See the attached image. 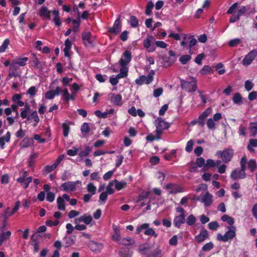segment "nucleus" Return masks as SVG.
I'll return each instance as SVG.
<instances>
[{"mask_svg": "<svg viewBox=\"0 0 257 257\" xmlns=\"http://www.w3.org/2000/svg\"><path fill=\"white\" fill-rule=\"evenodd\" d=\"M91 37V34L89 32H85L82 35V39L85 44L90 42Z\"/></svg>", "mask_w": 257, "mask_h": 257, "instance_id": "obj_38", "label": "nucleus"}, {"mask_svg": "<svg viewBox=\"0 0 257 257\" xmlns=\"http://www.w3.org/2000/svg\"><path fill=\"white\" fill-rule=\"evenodd\" d=\"M247 160L245 156L242 157L240 160V170L235 169L230 175L232 179L235 180L237 179H243L245 177V170L246 168Z\"/></svg>", "mask_w": 257, "mask_h": 257, "instance_id": "obj_1", "label": "nucleus"}, {"mask_svg": "<svg viewBox=\"0 0 257 257\" xmlns=\"http://www.w3.org/2000/svg\"><path fill=\"white\" fill-rule=\"evenodd\" d=\"M10 44V41L8 39H6L2 45L0 46V53L4 52L7 49Z\"/></svg>", "mask_w": 257, "mask_h": 257, "instance_id": "obj_42", "label": "nucleus"}, {"mask_svg": "<svg viewBox=\"0 0 257 257\" xmlns=\"http://www.w3.org/2000/svg\"><path fill=\"white\" fill-rule=\"evenodd\" d=\"M191 59V56L189 55H182L179 59V61L182 64H186Z\"/></svg>", "mask_w": 257, "mask_h": 257, "instance_id": "obj_41", "label": "nucleus"}, {"mask_svg": "<svg viewBox=\"0 0 257 257\" xmlns=\"http://www.w3.org/2000/svg\"><path fill=\"white\" fill-rule=\"evenodd\" d=\"M61 91V88L57 86L55 90H50L46 92L45 94V98L48 99H52L55 96L58 95Z\"/></svg>", "mask_w": 257, "mask_h": 257, "instance_id": "obj_15", "label": "nucleus"}, {"mask_svg": "<svg viewBox=\"0 0 257 257\" xmlns=\"http://www.w3.org/2000/svg\"><path fill=\"white\" fill-rule=\"evenodd\" d=\"M206 124L209 128H213L216 126L215 121L212 118H210L207 120Z\"/></svg>", "mask_w": 257, "mask_h": 257, "instance_id": "obj_49", "label": "nucleus"}, {"mask_svg": "<svg viewBox=\"0 0 257 257\" xmlns=\"http://www.w3.org/2000/svg\"><path fill=\"white\" fill-rule=\"evenodd\" d=\"M209 228L212 230H215L219 227V224L217 221H212L208 224Z\"/></svg>", "mask_w": 257, "mask_h": 257, "instance_id": "obj_55", "label": "nucleus"}, {"mask_svg": "<svg viewBox=\"0 0 257 257\" xmlns=\"http://www.w3.org/2000/svg\"><path fill=\"white\" fill-rule=\"evenodd\" d=\"M154 5L153 2H149L148 3L147 5L146 6V10L145 13L147 15H150L151 13L152 10L153 8Z\"/></svg>", "mask_w": 257, "mask_h": 257, "instance_id": "obj_46", "label": "nucleus"}, {"mask_svg": "<svg viewBox=\"0 0 257 257\" xmlns=\"http://www.w3.org/2000/svg\"><path fill=\"white\" fill-rule=\"evenodd\" d=\"M238 6V3H234L227 11V14L228 15L233 14L234 10Z\"/></svg>", "mask_w": 257, "mask_h": 257, "instance_id": "obj_62", "label": "nucleus"}, {"mask_svg": "<svg viewBox=\"0 0 257 257\" xmlns=\"http://www.w3.org/2000/svg\"><path fill=\"white\" fill-rule=\"evenodd\" d=\"M88 247L93 251H99L102 248L101 243H97L94 241H91L88 243Z\"/></svg>", "mask_w": 257, "mask_h": 257, "instance_id": "obj_21", "label": "nucleus"}, {"mask_svg": "<svg viewBox=\"0 0 257 257\" xmlns=\"http://www.w3.org/2000/svg\"><path fill=\"white\" fill-rule=\"evenodd\" d=\"M162 134V130H156L154 134H149L146 137V140L149 141H153L155 140H159L161 138V135Z\"/></svg>", "mask_w": 257, "mask_h": 257, "instance_id": "obj_14", "label": "nucleus"}, {"mask_svg": "<svg viewBox=\"0 0 257 257\" xmlns=\"http://www.w3.org/2000/svg\"><path fill=\"white\" fill-rule=\"evenodd\" d=\"M11 235V232L10 231H7L6 232H2L0 234V246L2 245L3 242L9 239Z\"/></svg>", "mask_w": 257, "mask_h": 257, "instance_id": "obj_33", "label": "nucleus"}, {"mask_svg": "<svg viewBox=\"0 0 257 257\" xmlns=\"http://www.w3.org/2000/svg\"><path fill=\"white\" fill-rule=\"evenodd\" d=\"M205 57V55L203 53H201L199 55H198L195 58V62L199 64V65H201V61Z\"/></svg>", "mask_w": 257, "mask_h": 257, "instance_id": "obj_60", "label": "nucleus"}, {"mask_svg": "<svg viewBox=\"0 0 257 257\" xmlns=\"http://www.w3.org/2000/svg\"><path fill=\"white\" fill-rule=\"evenodd\" d=\"M150 247L145 246L144 245H140L139 247V250L143 255H147L150 254L152 251L150 250Z\"/></svg>", "mask_w": 257, "mask_h": 257, "instance_id": "obj_32", "label": "nucleus"}, {"mask_svg": "<svg viewBox=\"0 0 257 257\" xmlns=\"http://www.w3.org/2000/svg\"><path fill=\"white\" fill-rule=\"evenodd\" d=\"M50 13H52V12L49 11L45 6L42 7L39 11V16L48 20L50 19Z\"/></svg>", "mask_w": 257, "mask_h": 257, "instance_id": "obj_19", "label": "nucleus"}, {"mask_svg": "<svg viewBox=\"0 0 257 257\" xmlns=\"http://www.w3.org/2000/svg\"><path fill=\"white\" fill-rule=\"evenodd\" d=\"M233 154V150L231 148H227L223 151H218L216 155L218 158H221L223 163H227L231 161Z\"/></svg>", "mask_w": 257, "mask_h": 257, "instance_id": "obj_3", "label": "nucleus"}, {"mask_svg": "<svg viewBox=\"0 0 257 257\" xmlns=\"http://www.w3.org/2000/svg\"><path fill=\"white\" fill-rule=\"evenodd\" d=\"M143 229H146L144 232L145 235L154 236L155 237H157L158 236V234L156 233L153 228H149V224L148 223H144L138 227L136 229L137 233L140 234Z\"/></svg>", "mask_w": 257, "mask_h": 257, "instance_id": "obj_6", "label": "nucleus"}, {"mask_svg": "<svg viewBox=\"0 0 257 257\" xmlns=\"http://www.w3.org/2000/svg\"><path fill=\"white\" fill-rule=\"evenodd\" d=\"M181 85L183 89L187 92H193L197 89V81L195 78H189V81L181 80Z\"/></svg>", "mask_w": 257, "mask_h": 257, "instance_id": "obj_4", "label": "nucleus"}, {"mask_svg": "<svg viewBox=\"0 0 257 257\" xmlns=\"http://www.w3.org/2000/svg\"><path fill=\"white\" fill-rule=\"evenodd\" d=\"M195 164L199 167H201L202 166L204 167L205 165V160L202 157H199L197 158Z\"/></svg>", "mask_w": 257, "mask_h": 257, "instance_id": "obj_53", "label": "nucleus"}, {"mask_svg": "<svg viewBox=\"0 0 257 257\" xmlns=\"http://www.w3.org/2000/svg\"><path fill=\"white\" fill-rule=\"evenodd\" d=\"M153 40L154 38L153 37L147 38L144 40V46L148 50L149 52H153L156 49L155 47L152 43Z\"/></svg>", "mask_w": 257, "mask_h": 257, "instance_id": "obj_9", "label": "nucleus"}, {"mask_svg": "<svg viewBox=\"0 0 257 257\" xmlns=\"http://www.w3.org/2000/svg\"><path fill=\"white\" fill-rule=\"evenodd\" d=\"M233 101L235 104H239L241 103V96L239 93H235L233 97Z\"/></svg>", "mask_w": 257, "mask_h": 257, "instance_id": "obj_47", "label": "nucleus"}, {"mask_svg": "<svg viewBox=\"0 0 257 257\" xmlns=\"http://www.w3.org/2000/svg\"><path fill=\"white\" fill-rule=\"evenodd\" d=\"M28 60V58L27 57H23L18 60H13V62L16 64L17 66H24L26 64V62Z\"/></svg>", "mask_w": 257, "mask_h": 257, "instance_id": "obj_30", "label": "nucleus"}, {"mask_svg": "<svg viewBox=\"0 0 257 257\" xmlns=\"http://www.w3.org/2000/svg\"><path fill=\"white\" fill-rule=\"evenodd\" d=\"M92 220V218L90 215H83L80 217L79 218L75 219L74 223L75 224H78L79 222H84L85 224H89L91 223Z\"/></svg>", "mask_w": 257, "mask_h": 257, "instance_id": "obj_18", "label": "nucleus"}, {"mask_svg": "<svg viewBox=\"0 0 257 257\" xmlns=\"http://www.w3.org/2000/svg\"><path fill=\"white\" fill-rule=\"evenodd\" d=\"M30 109V107L28 104L25 105L24 107L23 108L21 109V112L20 113V115H21V117L23 119L26 118L28 120V117L29 116V111Z\"/></svg>", "mask_w": 257, "mask_h": 257, "instance_id": "obj_26", "label": "nucleus"}, {"mask_svg": "<svg viewBox=\"0 0 257 257\" xmlns=\"http://www.w3.org/2000/svg\"><path fill=\"white\" fill-rule=\"evenodd\" d=\"M185 222V214H180L179 215H177L175 217L174 220V225L177 227L180 228L181 225L183 223H184Z\"/></svg>", "mask_w": 257, "mask_h": 257, "instance_id": "obj_16", "label": "nucleus"}, {"mask_svg": "<svg viewBox=\"0 0 257 257\" xmlns=\"http://www.w3.org/2000/svg\"><path fill=\"white\" fill-rule=\"evenodd\" d=\"M87 189L88 191L91 193L92 195L95 194L96 187L93 185L92 183H89L87 185Z\"/></svg>", "mask_w": 257, "mask_h": 257, "instance_id": "obj_52", "label": "nucleus"}, {"mask_svg": "<svg viewBox=\"0 0 257 257\" xmlns=\"http://www.w3.org/2000/svg\"><path fill=\"white\" fill-rule=\"evenodd\" d=\"M65 47L63 49L64 55L65 56L69 57L70 56V50L72 47V42L71 41L67 39L65 41Z\"/></svg>", "mask_w": 257, "mask_h": 257, "instance_id": "obj_22", "label": "nucleus"}, {"mask_svg": "<svg viewBox=\"0 0 257 257\" xmlns=\"http://www.w3.org/2000/svg\"><path fill=\"white\" fill-rule=\"evenodd\" d=\"M216 166L215 162L212 159H208L206 161V163L204 165L205 168L214 167Z\"/></svg>", "mask_w": 257, "mask_h": 257, "instance_id": "obj_57", "label": "nucleus"}, {"mask_svg": "<svg viewBox=\"0 0 257 257\" xmlns=\"http://www.w3.org/2000/svg\"><path fill=\"white\" fill-rule=\"evenodd\" d=\"M193 141L191 140L189 141L187 143V146L185 148V150L187 152H191L193 149Z\"/></svg>", "mask_w": 257, "mask_h": 257, "instance_id": "obj_59", "label": "nucleus"}, {"mask_svg": "<svg viewBox=\"0 0 257 257\" xmlns=\"http://www.w3.org/2000/svg\"><path fill=\"white\" fill-rule=\"evenodd\" d=\"M114 183L113 181L110 182L106 187V192L107 194H112L114 192V190L112 188Z\"/></svg>", "mask_w": 257, "mask_h": 257, "instance_id": "obj_58", "label": "nucleus"}, {"mask_svg": "<svg viewBox=\"0 0 257 257\" xmlns=\"http://www.w3.org/2000/svg\"><path fill=\"white\" fill-rule=\"evenodd\" d=\"M246 12V9L245 6H239L238 8L236 13H234L230 17L229 21L230 23H234L239 19L241 16L243 15Z\"/></svg>", "mask_w": 257, "mask_h": 257, "instance_id": "obj_7", "label": "nucleus"}, {"mask_svg": "<svg viewBox=\"0 0 257 257\" xmlns=\"http://www.w3.org/2000/svg\"><path fill=\"white\" fill-rule=\"evenodd\" d=\"M62 188L64 191H73L75 189V185L72 182H66L62 184Z\"/></svg>", "mask_w": 257, "mask_h": 257, "instance_id": "obj_27", "label": "nucleus"}, {"mask_svg": "<svg viewBox=\"0 0 257 257\" xmlns=\"http://www.w3.org/2000/svg\"><path fill=\"white\" fill-rule=\"evenodd\" d=\"M208 233L207 230L204 228H202L199 234L195 236V238L198 242H201L203 241L207 238H208Z\"/></svg>", "mask_w": 257, "mask_h": 257, "instance_id": "obj_17", "label": "nucleus"}, {"mask_svg": "<svg viewBox=\"0 0 257 257\" xmlns=\"http://www.w3.org/2000/svg\"><path fill=\"white\" fill-rule=\"evenodd\" d=\"M257 165L256 162L253 160H250L248 162V167L251 172L254 171L256 168Z\"/></svg>", "mask_w": 257, "mask_h": 257, "instance_id": "obj_45", "label": "nucleus"}, {"mask_svg": "<svg viewBox=\"0 0 257 257\" xmlns=\"http://www.w3.org/2000/svg\"><path fill=\"white\" fill-rule=\"evenodd\" d=\"M212 108L208 107L199 115L198 121L196 119L191 121L188 126L194 125L198 122L200 127H203L205 124V120L212 113Z\"/></svg>", "mask_w": 257, "mask_h": 257, "instance_id": "obj_5", "label": "nucleus"}, {"mask_svg": "<svg viewBox=\"0 0 257 257\" xmlns=\"http://www.w3.org/2000/svg\"><path fill=\"white\" fill-rule=\"evenodd\" d=\"M57 202L58 204V209L60 210H65V206L63 198L60 196L58 197Z\"/></svg>", "mask_w": 257, "mask_h": 257, "instance_id": "obj_36", "label": "nucleus"}, {"mask_svg": "<svg viewBox=\"0 0 257 257\" xmlns=\"http://www.w3.org/2000/svg\"><path fill=\"white\" fill-rule=\"evenodd\" d=\"M91 149L90 147L87 146L84 151H81L79 153V156L81 157L87 156L90 152H91Z\"/></svg>", "mask_w": 257, "mask_h": 257, "instance_id": "obj_48", "label": "nucleus"}, {"mask_svg": "<svg viewBox=\"0 0 257 257\" xmlns=\"http://www.w3.org/2000/svg\"><path fill=\"white\" fill-rule=\"evenodd\" d=\"M136 83L139 85H141L143 84L144 83L147 84L148 82V77H146L144 75H142L140 76L139 78L136 80Z\"/></svg>", "mask_w": 257, "mask_h": 257, "instance_id": "obj_39", "label": "nucleus"}, {"mask_svg": "<svg viewBox=\"0 0 257 257\" xmlns=\"http://www.w3.org/2000/svg\"><path fill=\"white\" fill-rule=\"evenodd\" d=\"M19 67L15 64L13 62L11 64L9 70V75L7 78V80H9L12 77H17L19 75L18 72Z\"/></svg>", "mask_w": 257, "mask_h": 257, "instance_id": "obj_11", "label": "nucleus"}, {"mask_svg": "<svg viewBox=\"0 0 257 257\" xmlns=\"http://www.w3.org/2000/svg\"><path fill=\"white\" fill-rule=\"evenodd\" d=\"M155 125L157 128H168L170 124L162 119H158L155 121Z\"/></svg>", "mask_w": 257, "mask_h": 257, "instance_id": "obj_20", "label": "nucleus"}, {"mask_svg": "<svg viewBox=\"0 0 257 257\" xmlns=\"http://www.w3.org/2000/svg\"><path fill=\"white\" fill-rule=\"evenodd\" d=\"M256 56V52L253 50L248 53L243 58L242 64L244 66L250 65Z\"/></svg>", "mask_w": 257, "mask_h": 257, "instance_id": "obj_8", "label": "nucleus"}, {"mask_svg": "<svg viewBox=\"0 0 257 257\" xmlns=\"http://www.w3.org/2000/svg\"><path fill=\"white\" fill-rule=\"evenodd\" d=\"M118 243L124 245H129L134 244L135 241L130 237H121V239L119 240Z\"/></svg>", "mask_w": 257, "mask_h": 257, "instance_id": "obj_28", "label": "nucleus"}, {"mask_svg": "<svg viewBox=\"0 0 257 257\" xmlns=\"http://www.w3.org/2000/svg\"><path fill=\"white\" fill-rule=\"evenodd\" d=\"M109 96V100L112 104L115 105H121L122 104V98L120 94H115L113 93H110Z\"/></svg>", "mask_w": 257, "mask_h": 257, "instance_id": "obj_12", "label": "nucleus"}, {"mask_svg": "<svg viewBox=\"0 0 257 257\" xmlns=\"http://www.w3.org/2000/svg\"><path fill=\"white\" fill-rule=\"evenodd\" d=\"M196 220L195 217L192 215H190L186 219V223L189 225H193Z\"/></svg>", "mask_w": 257, "mask_h": 257, "instance_id": "obj_43", "label": "nucleus"}, {"mask_svg": "<svg viewBox=\"0 0 257 257\" xmlns=\"http://www.w3.org/2000/svg\"><path fill=\"white\" fill-rule=\"evenodd\" d=\"M221 220L223 221L226 222L228 224L233 226L234 223V220L233 218L228 216V215H224L221 217Z\"/></svg>", "mask_w": 257, "mask_h": 257, "instance_id": "obj_35", "label": "nucleus"}, {"mask_svg": "<svg viewBox=\"0 0 257 257\" xmlns=\"http://www.w3.org/2000/svg\"><path fill=\"white\" fill-rule=\"evenodd\" d=\"M223 65L221 63H218L216 66V69L218 70L219 75H222L225 73V69L223 68Z\"/></svg>", "mask_w": 257, "mask_h": 257, "instance_id": "obj_51", "label": "nucleus"}, {"mask_svg": "<svg viewBox=\"0 0 257 257\" xmlns=\"http://www.w3.org/2000/svg\"><path fill=\"white\" fill-rule=\"evenodd\" d=\"M227 228L228 230L225 232L224 235L221 233L217 234V239L218 240L226 242L235 236L236 227L234 226H228Z\"/></svg>", "mask_w": 257, "mask_h": 257, "instance_id": "obj_2", "label": "nucleus"}, {"mask_svg": "<svg viewBox=\"0 0 257 257\" xmlns=\"http://www.w3.org/2000/svg\"><path fill=\"white\" fill-rule=\"evenodd\" d=\"M33 140L32 139L25 138L20 143V146L22 148H26L31 146L33 144Z\"/></svg>", "mask_w": 257, "mask_h": 257, "instance_id": "obj_25", "label": "nucleus"}, {"mask_svg": "<svg viewBox=\"0 0 257 257\" xmlns=\"http://www.w3.org/2000/svg\"><path fill=\"white\" fill-rule=\"evenodd\" d=\"M52 13L53 14L54 17L53 20L54 23L56 26H60L61 25V21L59 18V11L55 10L52 11Z\"/></svg>", "mask_w": 257, "mask_h": 257, "instance_id": "obj_29", "label": "nucleus"}, {"mask_svg": "<svg viewBox=\"0 0 257 257\" xmlns=\"http://www.w3.org/2000/svg\"><path fill=\"white\" fill-rule=\"evenodd\" d=\"M241 41L239 39L236 38L230 40L229 43V46L230 47H235L240 43Z\"/></svg>", "mask_w": 257, "mask_h": 257, "instance_id": "obj_56", "label": "nucleus"}, {"mask_svg": "<svg viewBox=\"0 0 257 257\" xmlns=\"http://www.w3.org/2000/svg\"><path fill=\"white\" fill-rule=\"evenodd\" d=\"M33 119L36 123H37L39 120V117L38 115L37 112L36 111H33L30 115L28 117V120H31Z\"/></svg>", "mask_w": 257, "mask_h": 257, "instance_id": "obj_37", "label": "nucleus"}, {"mask_svg": "<svg viewBox=\"0 0 257 257\" xmlns=\"http://www.w3.org/2000/svg\"><path fill=\"white\" fill-rule=\"evenodd\" d=\"M95 114L99 118H106L108 115V112L105 111L102 112L100 110H96L95 111Z\"/></svg>", "mask_w": 257, "mask_h": 257, "instance_id": "obj_54", "label": "nucleus"}, {"mask_svg": "<svg viewBox=\"0 0 257 257\" xmlns=\"http://www.w3.org/2000/svg\"><path fill=\"white\" fill-rule=\"evenodd\" d=\"M160 159L157 156H153L150 159V162L152 165H155L159 163Z\"/></svg>", "mask_w": 257, "mask_h": 257, "instance_id": "obj_64", "label": "nucleus"}, {"mask_svg": "<svg viewBox=\"0 0 257 257\" xmlns=\"http://www.w3.org/2000/svg\"><path fill=\"white\" fill-rule=\"evenodd\" d=\"M113 230H114V234L112 235V239L118 243L119 240L121 239V237L120 236V231L119 229L116 227L115 226L113 227Z\"/></svg>", "mask_w": 257, "mask_h": 257, "instance_id": "obj_31", "label": "nucleus"}, {"mask_svg": "<svg viewBox=\"0 0 257 257\" xmlns=\"http://www.w3.org/2000/svg\"><path fill=\"white\" fill-rule=\"evenodd\" d=\"M213 247V244L211 242H208L206 243L202 247V250L203 251H206L210 250Z\"/></svg>", "mask_w": 257, "mask_h": 257, "instance_id": "obj_61", "label": "nucleus"}, {"mask_svg": "<svg viewBox=\"0 0 257 257\" xmlns=\"http://www.w3.org/2000/svg\"><path fill=\"white\" fill-rule=\"evenodd\" d=\"M120 21L118 18L115 21L113 27L109 28L108 31L112 34L117 35L120 31Z\"/></svg>", "mask_w": 257, "mask_h": 257, "instance_id": "obj_13", "label": "nucleus"}, {"mask_svg": "<svg viewBox=\"0 0 257 257\" xmlns=\"http://www.w3.org/2000/svg\"><path fill=\"white\" fill-rule=\"evenodd\" d=\"M47 200L52 202L55 199V194L54 193L52 192H48L47 194L46 197Z\"/></svg>", "mask_w": 257, "mask_h": 257, "instance_id": "obj_63", "label": "nucleus"}, {"mask_svg": "<svg viewBox=\"0 0 257 257\" xmlns=\"http://www.w3.org/2000/svg\"><path fill=\"white\" fill-rule=\"evenodd\" d=\"M212 70V69L211 67L208 65H205L200 70V72L202 75H206L210 74Z\"/></svg>", "mask_w": 257, "mask_h": 257, "instance_id": "obj_40", "label": "nucleus"}, {"mask_svg": "<svg viewBox=\"0 0 257 257\" xmlns=\"http://www.w3.org/2000/svg\"><path fill=\"white\" fill-rule=\"evenodd\" d=\"M72 23L74 24V26L73 28V31L76 32L78 31L79 25L80 23V20L79 18H78L77 20H73L72 21Z\"/></svg>", "mask_w": 257, "mask_h": 257, "instance_id": "obj_44", "label": "nucleus"}, {"mask_svg": "<svg viewBox=\"0 0 257 257\" xmlns=\"http://www.w3.org/2000/svg\"><path fill=\"white\" fill-rule=\"evenodd\" d=\"M11 134L9 132H7L6 134L0 137V146L2 149L4 148L6 143H8L10 141Z\"/></svg>", "mask_w": 257, "mask_h": 257, "instance_id": "obj_24", "label": "nucleus"}, {"mask_svg": "<svg viewBox=\"0 0 257 257\" xmlns=\"http://www.w3.org/2000/svg\"><path fill=\"white\" fill-rule=\"evenodd\" d=\"M202 202L206 206H209L212 202V196L207 192L202 198Z\"/></svg>", "mask_w": 257, "mask_h": 257, "instance_id": "obj_23", "label": "nucleus"}, {"mask_svg": "<svg viewBox=\"0 0 257 257\" xmlns=\"http://www.w3.org/2000/svg\"><path fill=\"white\" fill-rule=\"evenodd\" d=\"M130 23L133 27H136L138 26V21L135 16H132L130 17Z\"/></svg>", "mask_w": 257, "mask_h": 257, "instance_id": "obj_50", "label": "nucleus"}, {"mask_svg": "<svg viewBox=\"0 0 257 257\" xmlns=\"http://www.w3.org/2000/svg\"><path fill=\"white\" fill-rule=\"evenodd\" d=\"M113 181L115 185V188L117 190H120L126 186V183L124 181L119 182L117 180H114Z\"/></svg>", "mask_w": 257, "mask_h": 257, "instance_id": "obj_34", "label": "nucleus"}, {"mask_svg": "<svg viewBox=\"0 0 257 257\" xmlns=\"http://www.w3.org/2000/svg\"><path fill=\"white\" fill-rule=\"evenodd\" d=\"M132 58V55L130 51L126 50L123 54L122 57L119 60L120 66H126L130 62Z\"/></svg>", "mask_w": 257, "mask_h": 257, "instance_id": "obj_10", "label": "nucleus"}]
</instances>
